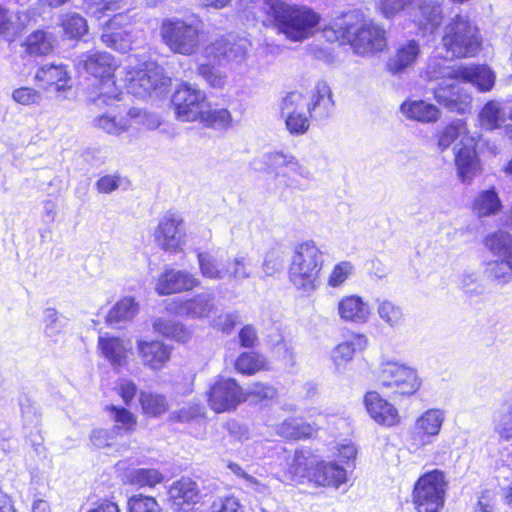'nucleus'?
<instances>
[{"mask_svg":"<svg viewBox=\"0 0 512 512\" xmlns=\"http://www.w3.org/2000/svg\"><path fill=\"white\" fill-rule=\"evenodd\" d=\"M324 38L329 42L349 44L360 56H374L387 47L386 30L372 20L358 24V14L345 13L331 20L322 28Z\"/></svg>","mask_w":512,"mask_h":512,"instance_id":"nucleus-1","label":"nucleus"},{"mask_svg":"<svg viewBox=\"0 0 512 512\" xmlns=\"http://www.w3.org/2000/svg\"><path fill=\"white\" fill-rule=\"evenodd\" d=\"M262 10L273 19L279 32L294 42L314 36L321 20L312 8L282 0H263Z\"/></svg>","mask_w":512,"mask_h":512,"instance_id":"nucleus-2","label":"nucleus"},{"mask_svg":"<svg viewBox=\"0 0 512 512\" xmlns=\"http://www.w3.org/2000/svg\"><path fill=\"white\" fill-rule=\"evenodd\" d=\"M324 253L314 241L295 245L288 268L291 285L299 292L311 294L320 284Z\"/></svg>","mask_w":512,"mask_h":512,"instance_id":"nucleus-3","label":"nucleus"},{"mask_svg":"<svg viewBox=\"0 0 512 512\" xmlns=\"http://www.w3.org/2000/svg\"><path fill=\"white\" fill-rule=\"evenodd\" d=\"M441 43L453 58H473L482 50L483 37L468 13H458L446 22Z\"/></svg>","mask_w":512,"mask_h":512,"instance_id":"nucleus-4","label":"nucleus"},{"mask_svg":"<svg viewBox=\"0 0 512 512\" xmlns=\"http://www.w3.org/2000/svg\"><path fill=\"white\" fill-rule=\"evenodd\" d=\"M376 9L386 19L404 13L424 36L434 33L443 18L441 5L432 0H376Z\"/></svg>","mask_w":512,"mask_h":512,"instance_id":"nucleus-5","label":"nucleus"},{"mask_svg":"<svg viewBox=\"0 0 512 512\" xmlns=\"http://www.w3.org/2000/svg\"><path fill=\"white\" fill-rule=\"evenodd\" d=\"M161 41L174 54L194 55L200 48L203 22L196 16L168 17L159 26Z\"/></svg>","mask_w":512,"mask_h":512,"instance_id":"nucleus-6","label":"nucleus"},{"mask_svg":"<svg viewBox=\"0 0 512 512\" xmlns=\"http://www.w3.org/2000/svg\"><path fill=\"white\" fill-rule=\"evenodd\" d=\"M122 73V81L127 92L137 97H146L162 90L171 81L158 64L152 61H139L135 57L127 59Z\"/></svg>","mask_w":512,"mask_h":512,"instance_id":"nucleus-7","label":"nucleus"},{"mask_svg":"<svg viewBox=\"0 0 512 512\" xmlns=\"http://www.w3.org/2000/svg\"><path fill=\"white\" fill-rule=\"evenodd\" d=\"M484 246L497 259L485 263V273L497 284L505 285L512 281V235L498 230L486 235Z\"/></svg>","mask_w":512,"mask_h":512,"instance_id":"nucleus-8","label":"nucleus"},{"mask_svg":"<svg viewBox=\"0 0 512 512\" xmlns=\"http://www.w3.org/2000/svg\"><path fill=\"white\" fill-rule=\"evenodd\" d=\"M263 159L267 169L275 173L276 180L285 187L304 190L313 178L309 167L291 153L273 151L265 154Z\"/></svg>","mask_w":512,"mask_h":512,"instance_id":"nucleus-9","label":"nucleus"},{"mask_svg":"<svg viewBox=\"0 0 512 512\" xmlns=\"http://www.w3.org/2000/svg\"><path fill=\"white\" fill-rule=\"evenodd\" d=\"M448 487L443 471L435 469L418 478L412 491V502L417 512H441Z\"/></svg>","mask_w":512,"mask_h":512,"instance_id":"nucleus-10","label":"nucleus"},{"mask_svg":"<svg viewBox=\"0 0 512 512\" xmlns=\"http://www.w3.org/2000/svg\"><path fill=\"white\" fill-rule=\"evenodd\" d=\"M117 65L111 54L99 51L83 55L77 62V66H83L88 73L100 80L99 100L107 104L121 99L122 92L113 79Z\"/></svg>","mask_w":512,"mask_h":512,"instance_id":"nucleus-11","label":"nucleus"},{"mask_svg":"<svg viewBox=\"0 0 512 512\" xmlns=\"http://www.w3.org/2000/svg\"><path fill=\"white\" fill-rule=\"evenodd\" d=\"M379 383L404 396L414 395L422 380L415 368L398 361L383 359L377 370Z\"/></svg>","mask_w":512,"mask_h":512,"instance_id":"nucleus-12","label":"nucleus"},{"mask_svg":"<svg viewBox=\"0 0 512 512\" xmlns=\"http://www.w3.org/2000/svg\"><path fill=\"white\" fill-rule=\"evenodd\" d=\"M208 101L205 91L189 83L180 84L172 96L176 118L183 122L199 121Z\"/></svg>","mask_w":512,"mask_h":512,"instance_id":"nucleus-13","label":"nucleus"},{"mask_svg":"<svg viewBox=\"0 0 512 512\" xmlns=\"http://www.w3.org/2000/svg\"><path fill=\"white\" fill-rule=\"evenodd\" d=\"M246 399L247 393L232 378H218L207 392L208 404L216 413L233 410Z\"/></svg>","mask_w":512,"mask_h":512,"instance_id":"nucleus-14","label":"nucleus"},{"mask_svg":"<svg viewBox=\"0 0 512 512\" xmlns=\"http://www.w3.org/2000/svg\"><path fill=\"white\" fill-rule=\"evenodd\" d=\"M186 226L181 215L167 213L155 229L154 237L159 246L168 252H180L186 244Z\"/></svg>","mask_w":512,"mask_h":512,"instance_id":"nucleus-15","label":"nucleus"},{"mask_svg":"<svg viewBox=\"0 0 512 512\" xmlns=\"http://www.w3.org/2000/svg\"><path fill=\"white\" fill-rule=\"evenodd\" d=\"M307 100L300 92L288 93L281 102L280 113L286 129L293 136L305 134L310 127V119L306 115Z\"/></svg>","mask_w":512,"mask_h":512,"instance_id":"nucleus-16","label":"nucleus"},{"mask_svg":"<svg viewBox=\"0 0 512 512\" xmlns=\"http://www.w3.org/2000/svg\"><path fill=\"white\" fill-rule=\"evenodd\" d=\"M445 412L438 408H431L423 412L416 420L409 438V445L414 451L429 444L439 435Z\"/></svg>","mask_w":512,"mask_h":512,"instance_id":"nucleus-17","label":"nucleus"},{"mask_svg":"<svg viewBox=\"0 0 512 512\" xmlns=\"http://www.w3.org/2000/svg\"><path fill=\"white\" fill-rule=\"evenodd\" d=\"M433 95L436 102L449 112L463 115L472 109V95L460 84L443 81L433 89Z\"/></svg>","mask_w":512,"mask_h":512,"instance_id":"nucleus-18","label":"nucleus"},{"mask_svg":"<svg viewBox=\"0 0 512 512\" xmlns=\"http://www.w3.org/2000/svg\"><path fill=\"white\" fill-rule=\"evenodd\" d=\"M214 308V297L211 293L202 292L194 297L181 300L173 299L166 305L169 313L190 319H202L209 316Z\"/></svg>","mask_w":512,"mask_h":512,"instance_id":"nucleus-19","label":"nucleus"},{"mask_svg":"<svg viewBox=\"0 0 512 512\" xmlns=\"http://www.w3.org/2000/svg\"><path fill=\"white\" fill-rule=\"evenodd\" d=\"M169 502L175 512H190L200 501V489L190 477L174 481L168 490Z\"/></svg>","mask_w":512,"mask_h":512,"instance_id":"nucleus-20","label":"nucleus"},{"mask_svg":"<svg viewBox=\"0 0 512 512\" xmlns=\"http://www.w3.org/2000/svg\"><path fill=\"white\" fill-rule=\"evenodd\" d=\"M136 349L143 366L154 372L166 367L172 353L171 346L156 339H138Z\"/></svg>","mask_w":512,"mask_h":512,"instance_id":"nucleus-21","label":"nucleus"},{"mask_svg":"<svg viewBox=\"0 0 512 512\" xmlns=\"http://www.w3.org/2000/svg\"><path fill=\"white\" fill-rule=\"evenodd\" d=\"M201 281L193 273L186 270L166 269L158 278L155 291L159 295H170L199 287Z\"/></svg>","mask_w":512,"mask_h":512,"instance_id":"nucleus-22","label":"nucleus"},{"mask_svg":"<svg viewBox=\"0 0 512 512\" xmlns=\"http://www.w3.org/2000/svg\"><path fill=\"white\" fill-rule=\"evenodd\" d=\"M98 349L113 368L119 369L127 364L129 356L132 355L133 345L128 338L104 333L98 337Z\"/></svg>","mask_w":512,"mask_h":512,"instance_id":"nucleus-23","label":"nucleus"},{"mask_svg":"<svg viewBox=\"0 0 512 512\" xmlns=\"http://www.w3.org/2000/svg\"><path fill=\"white\" fill-rule=\"evenodd\" d=\"M420 54L421 48L417 40L400 42L389 56L386 68L394 75L405 73L414 67Z\"/></svg>","mask_w":512,"mask_h":512,"instance_id":"nucleus-24","label":"nucleus"},{"mask_svg":"<svg viewBox=\"0 0 512 512\" xmlns=\"http://www.w3.org/2000/svg\"><path fill=\"white\" fill-rule=\"evenodd\" d=\"M347 480L346 469L333 461L317 459L310 471V481L321 487L338 489Z\"/></svg>","mask_w":512,"mask_h":512,"instance_id":"nucleus-25","label":"nucleus"},{"mask_svg":"<svg viewBox=\"0 0 512 512\" xmlns=\"http://www.w3.org/2000/svg\"><path fill=\"white\" fill-rule=\"evenodd\" d=\"M337 313L340 319L346 323L365 324L370 320L371 308L361 296L351 294L338 301Z\"/></svg>","mask_w":512,"mask_h":512,"instance_id":"nucleus-26","label":"nucleus"},{"mask_svg":"<svg viewBox=\"0 0 512 512\" xmlns=\"http://www.w3.org/2000/svg\"><path fill=\"white\" fill-rule=\"evenodd\" d=\"M364 402L367 412L378 424L386 427H393L399 424L400 416L398 410L377 392H368L365 395Z\"/></svg>","mask_w":512,"mask_h":512,"instance_id":"nucleus-27","label":"nucleus"},{"mask_svg":"<svg viewBox=\"0 0 512 512\" xmlns=\"http://www.w3.org/2000/svg\"><path fill=\"white\" fill-rule=\"evenodd\" d=\"M459 80L472 84L479 92L486 93L493 89L496 73L486 64L459 65Z\"/></svg>","mask_w":512,"mask_h":512,"instance_id":"nucleus-28","label":"nucleus"},{"mask_svg":"<svg viewBox=\"0 0 512 512\" xmlns=\"http://www.w3.org/2000/svg\"><path fill=\"white\" fill-rule=\"evenodd\" d=\"M457 174L462 183L469 184L481 172L480 161L475 150V139L469 138L455 154Z\"/></svg>","mask_w":512,"mask_h":512,"instance_id":"nucleus-29","label":"nucleus"},{"mask_svg":"<svg viewBox=\"0 0 512 512\" xmlns=\"http://www.w3.org/2000/svg\"><path fill=\"white\" fill-rule=\"evenodd\" d=\"M368 346V339L363 334H353L347 340L335 346L330 358L336 372L343 373L353 360L356 350H364Z\"/></svg>","mask_w":512,"mask_h":512,"instance_id":"nucleus-30","label":"nucleus"},{"mask_svg":"<svg viewBox=\"0 0 512 512\" xmlns=\"http://www.w3.org/2000/svg\"><path fill=\"white\" fill-rule=\"evenodd\" d=\"M310 116L316 120L326 119L333 113L334 101L329 85L325 82H318L311 91L310 100L306 106Z\"/></svg>","mask_w":512,"mask_h":512,"instance_id":"nucleus-31","label":"nucleus"},{"mask_svg":"<svg viewBox=\"0 0 512 512\" xmlns=\"http://www.w3.org/2000/svg\"><path fill=\"white\" fill-rule=\"evenodd\" d=\"M35 80L42 83L44 90L54 88L57 92L66 91L71 87L70 76L64 65L46 64L37 69Z\"/></svg>","mask_w":512,"mask_h":512,"instance_id":"nucleus-32","label":"nucleus"},{"mask_svg":"<svg viewBox=\"0 0 512 512\" xmlns=\"http://www.w3.org/2000/svg\"><path fill=\"white\" fill-rule=\"evenodd\" d=\"M400 111L407 119L423 124L435 123L441 117L440 109L424 100H406L401 104Z\"/></svg>","mask_w":512,"mask_h":512,"instance_id":"nucleus-33","label":"nucleus"},{"mask_svg":"<svg viewBox=\"0 0 512 512\" xmlns=\"http://www.w3.org/2000/svg\"><path fill=\"white\" fill-rule=\"evenodd\" d=\"M317 459L306 451H296L286 459L284 480L298 481L303 478L310 480V471L313 469Z\"/></svg>","mask_w":512,"mask_h":512,"instance_id":"nucleus-34","label":"nucleus"},{"mask_svg":"<svg viewBox=\"0 0 512 512\" xmlns=\"http://www.w3.org/2000/svg\"><path fill=\"white\" fill-rule=\"evenodd\" d=\"M27 14L19 10H11L0 5V36L9 42L23 31L26 26Z\"/></svg>","mask_w":512,"mask_h":512,"instance_id":"nucleus-35","label":"nucleus"},{"mask_svg":"<svg viewBox=\"0 0 512 512\" xmlns=\"http://www.w3.org/2000/svg\"><path fill=\"white\" fill-rule=\"evenodd\" d=\"M125 16L122 14L115 15L108 23L107 29L102 34V41L109 47L127 52L131 49L132 39L127 29L113 31L116 26L122 24Z\"/></svg>","mask_w":512,"mask_h":512,"instance_id":"nucleus-36","label":"nucleus"},{"mask_svg":"<svg viewBox=\"0 0 512 512\" xmlns=\"http://www.w3.org/2000/svg\"><path fill=\"white\" fill-rule=\"evenodd\" d=\"M508 113L502 101L490 100L479 112L480 125L487 130L499 129L508 119Z\"/></svg>","mask_w":512,"mask_h":512,"instance_id":"nucleus-37","label":"nucleus"},{"mask_svg":"<svg viewBox=\"0 0 512 512\" xmlns=\"http://www.w3.org/2000/svg\"><path fill=\"white\" fill-rule=\"evenodd\" d=\"M198 266L201 275L209 280H223L227 277V260L219 258L208 252L197 254Z\"/></svg>","mask_w":512,"mask_h":512,"instance_id":"nucleus-38","label":"nucleus"},{"mask_svg":"<svg viewBox=\"0 0 512 512\" xmlns=\"http://www.w3.org/2000/svg\"><path fill=\"white\" fill-rule=\"evenodd\" d=\"M153 328L155 332L162 335L165 338L177 341V342H187L190 337V331L179 321L167 319V318H157L153 322Z\"/></svg>","mask_w":512,"mask_h":512,"instance_id":"nucleus-39","label":"nucleus"},{"mask_svg":"<svg viewBox=\"0 0 512 512\" xmlns=\"http://www.w3.org/2000/svg\"><path fill=\"white\" fill-rule=\"evenodd\" d=\"M250 46L251 44L247 39L241 38L233 42H217L212 49L220 51L216 55L217 58L223 57L227 61L240 63L246 58Z\"/></svg>","mask_w":512,"mask_h":512,"instance_id":"nucleus-40","label":"nucleus"},{"mask_svg":"<svg viewBox=\"0 0 512 512\" xmlns=\"http://www.w3.org/2000/svg\"><path fill=\"white\" fill-rule=\"evenodd\" d=\"M318 429V424H309L300 419L289 418L278 426L277 431L284 438L300 439L313 436Z\"/></svg>","mask_w":512,"mask_h":512,"instance_id":"nucleus-41","label":"nucleus"},{"mask_svg":"<svg viewBox=\"0 0 512 512\" xmlns=\"http://www.w3.org/2000/svg\"><path fill=\"white\" fill-rule=\"evenodd\" d=\"M139 305L133 297L126 296L117 301L107 314L110 324H120L131 321L138 313Z\"/></svg>","mask_w":512,"mask_h":512,"instance_id":"nucleus-42","label":"nucleus"},{"mask_svg":"<svg viewBox=\"0 0 512 512\" xmlns=\"http://www.w3.org/2000/svg\"><path fill=\"white\" fill-rule=\"evenodd\" d=\"M377 315L380 320L391 329H398L404 325L405 316L401 306L391 300L383 299L377 301Z\"/></svg>","mask_w":512,"mask_h":512,"instance_id":"nucleus-43","label":"nucleus"},{"mask_svg":"<svg viewBox=\"0 0 512 512\" xmlns=\"http://www.w3.org/2000/svg\"><path fill=\"white\" fill-rule=\"evenodd\" d=\"M256 264L246 254H238L233 259L227 260L226 279L243 281L253 276Z\"/></svg>","mask_w":512,"mask_h":512,"instance_id":"nucleus-44","label":"nucleus"},{"mask_svg":"<svg viewBox=\"0 0 512 512\" xmlns=\"http://www.w3.org/2000/svg\"><path fill=\"white\" fill-rule=\"evenodd\" d=\"M469 138L472 137L468 135L466 123L462 120H457L447 125L440 132L438 146L441 150H445L457 139H460V144L464 146V144L469 143Z\"/></svg>","mask_w":512,"mask_h":512,"instance_id":"nucleus-45","label":"nucleus"},{"mask_svg":"<svg viewBox=\"0 0 512 512\" xmlns=\"http://www.w3.org/2000/svg\"><path fill=\"white\" fill-rule=\"evenodd\" d=\"M501 208V200L494 189L480 192L473 203V210L479 217L495 215Z\"/></svg>","mask_w":512,"mask_h":512,"instance_id":"nucleus-46","label":"nucleus"},{"mask_svg":"<svg viewBox=\"0 0 512 512\" xmlns=\"http://www.w3.org/2000/svg\"><path fill=\"white\" fill-rule=\"evenodd\" d=\"M25 50L31 56H44L53 50V37L42 30L31 33L25 43Z\"/></svg>","mask_w":512,"mask_h":512,"instance_id":"nucleus-47","label":"nucleus"},{"mask_svg":"<svg viewBox=\"0 0 512 512\" xmlns=\"http://www.w3.org/2000/svg\"><path fill=\"white\" fill-rule=\"evenodd\" d=\"M199 122L213 129H228L232 125V115L230 111L225 108L212 109L211 103L208 101V107L204 109V113Z\"/></svg>","mask_w":512,"mask_h":512,"instance_id":"nucleus-48","label":"nucleus"},{"mask_svg":"<svg viewBox=\"0 0 512 512\" xmlns=\"http://www.w3.org/2000/svg\"><path fill=\"white\" fill-rule=\"evenodd\" d=\"M139 401L144 414L151 417H158L168 411L169 405L164 395L142 391Z\"/></svg>","mask_w":512,"mask_h":512,"instance_id":"nucleus-49","label":"nucleus"},{"mask_svg":"<svg viewBox=\"0 0 512 512\" xmlns=\"http://www.w3.org/2000/svg\"><path fill=\"white\" fill-rule=\"evenodd\" d=\"M235 368L239 373L252 375L256 372L267 370L268 362L261 354L256 352H246L238 356Z\"/></svg>","mask_w":512,"mask_h":512,"instance_id":"nucleus-50","label":"nucleus"},{"mask_svg":"<svg viewBox=\"0 0 512 512\" xmlns=\"http://www.w3.org/2000/svg\"><path fill=\"white\" fill-rule=\"evenodd\" d=\"M94 125L108 134L120 135L128 130L131 123L128 117H117L107 113L96 117Z\"/></svg>","mask_w":512,"mask_h":512,"instance_id":"nucleus-51","label":"nucleus"},{"mask_svg":"<svg viewBox=\"0 0 512 512\" xmlns=\"http://www.w3.org/2000/svg\"><path fill=\"white\" fill-rule=\"evenodd\" d=\"M60 26L64 34L71 39L83 36L87 30L86 20L78 13L70 12L60 17Z\"/></svg>","mask_w":512,"mask_h":512,"instance_id":"nucleus-52","label":"nucleus"},{"mask_svg":"<svg viewBox=\"0 0 512 512\" xmlns=\"http://www.w3.org/2000/svg\"><path fill=\"white\" fill-rule=\"evenodd\" d=\"M42 323L45 336L54 338L64 330L66 319L55 308L48 307L42 312Z\"/></svg>","mask_w":512,"mask_h":512,"instance_id":"nucleus-53","label":"nucleus"},{"mask_svg":"<svg viewBox=\"0 0 512 512\" xmlns=\"http://www.w3.org/2000/svg\"><path fill=\"white\" fill-rule=\"evenodd\" d=\"M458 66L450 67L446 60L431 58L426 68V75L429 80L454 79L459 80Z\"/></svg>","mask_w":512,"mask_h":512,"instance_id":"nucleus-54","label":"nucleus"},{"mask_svg":"<svg viewBox=\"0 0 512 512\" xmlns=\"http://www.w3.org/2000/svg\"><path fill=\"white\" fill-rule=\"evenodd\" d=\"M355 273V266L352 262L343 260L336 263L331 269L327 284L332 288L342 287Z\"/></svg>","mask_w":512,"mask_h":512,"instance_id":"nucleus-55","label":"nucleus"},{"mask_svg":"<svg viewBox=\"0 0 512 512\" xmlns=\"http://www.w3.org/2000/svg\"><path fill=\"white\" fill-rule=\"evenodd\" d=\"M284 262L283 249L280 246H273L265 253L262 270L266 276H273L283 269Z\"/></svg>","mask_w":512,"mask_h":512,"instance_id":"nucleus-56","label":"nucleus"},{"mask_svg":"<svg viewBox=\"0 0 512 512\" xmlns=\"http://www.w3.org/2000/svg\"><path fill=\"white\" fill-rule=\"evenodd\" d=\"M106 409L110 417L116 423V426L113 427V429H116L117 434L120 430L132 431L134 429L136 425V418L129 410L123 407H116L114 405H110Z\"/></svg>","mask_w":512,"mask_h":512,"instance_id":"nucleus-57","label":"nucleus"},{"mask_svg":"<svg viewBox=\"0 0 512 512\" xmlns=\"http://www.w3.org/2000/svg\"><path fill=\"white\" fill-rule=\"evenodd\" d=\"M11 98L22 106H40L43 101V94L33 87L22 86L12 91Z\"/></svg>","mask_w":512,"mask_h":512,"instance_id":"nucleus-58","label":"nucleus"},{"mask_svg":"<svg viewBox=\"0 0 512 512\" xmlns=\"http://www.w3.org/2000/svg\"><path fill=\"white\" fill-rule=\"evenodd\" d=\"M130 482L139 486L154 487L164 480V476L156 469H135L131 471Z\"/></svg>","mask_w":512,"mask_h":512,"instance_id":"nucleus-59","label":"nucleus"},{"mask_svg":"<svg viewBox=\"0 0 512 512\" xmlns=\"http://www.w3.org/2000/svg\"><path fill=\"white\" fill-rule=\"evenodd\" d=\"M495 431L501 439L512 441V402L504 408L495 420Z\"/></svg>","mask_w":512,"mask_h":512,"instance_id":"nucleus-60","label":"nucleus"},{"mask_svg":"<svg viewBox=\"0 0 512 512\" xmlns=\"http://www.w3.org/2000/svg\"><path fill=\"white\" fill-rule=\"evenodd\" d=\"M203 414V408L200 404L193 403L181 407L179 410L172 411L169 415L171 422L188 423L191 420Z\"/></svg>","mask_w":512,"mask_h":512,"instance_id":"nucleus-61","label":"nucleus"},{"mask_svg":"<svg viewBox=\"0 0 512 512\" xmlns=\"http://www.w3.org/2000/svg\"><path fill=\"white\" fill-rule=\"evenodd\" d=\"M198 74L213 88H222L226 83V75L209 64H201Z\"/></svg>","mask_w":512,"mask_h":512,"instance_id":"nucleus-62","label":"nucleus"},{"mask_svg":"<svg viewBox=\"0 0 512 512\" xmlns=\"http://www.w3.org/2000/svg\"><path fill=\"white\" fill-rule=\"evenodd\" d=\"M130 512H160V506L153 497L137 495L129 500Z\"/></svg>","mask_w":512,"mask_h":512,"instance_id":"nucleus-63","label":"nucleus"},{"mask_svg":"<svg viewBox=\"0 0 512 512\" xmlns=\"http://www.w3.org/2000/svg\"><path fill=\"white\" fill-rule=\"evenodd\" d=\"M240 508V503L236 497L223 496L212 502L209 512H241Z\"/></svg>","mask_w":512,"mask_h":512,"instance_id":"nucleus-64","label":"nucleus"}]
</instances>
